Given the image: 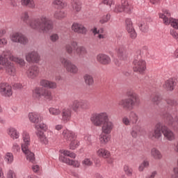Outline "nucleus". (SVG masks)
<instances>
[{"mask_svg": "<svg viewBox=\"0 0 178 178\" xmlns=\"http://www.w3.org/2000/svg\"><path fill=\"white\" fill-rule=\"evenodd\" d=\"M90 121L96 127H102V133L99 136L101 145H106L111 141V133H112L115 124L109 120V115L106 112L96 113L90 118Z\"/></svg>", "mask_w": 178, "mask_h": 178, "instance_id": "obj_1", "label": "nucleus"}, {"mask_svg": "<svg viewBox=\"0 0 178 178\" xmlns=\"http://www.w3.org/2000/svg\"><path fill=\"white\" fill-rule=\"evenodd\" d=\"M12 62L19 65L20 67L26 66V61L20 57L14 56L10 50H6L3 51L2 54H0V70L5 67L8 74L15 76L16 74V67H15V64Z\"/></svg>", "mask_w": 178, "mask_h": 178, "instance_id": "obj_2", "label": "nucleus"}, {"mask_svg": "<svg viewBox=\"0 0 178 178\" xmlns=\"http://www.w3.org/2000/svg\"><path fill=\"white\" fill-rule=\"evenodd\" d=\"M28 118L31 123L35 124V134L38 141L44 145H48L49 140H48V138H47V136L44 133V131L48 130V125L44 122L40 123V121H41V114L38 113H29Z\"/></svg>", "mask_w": 178, "mask_h": 178, "instance_id": "obj_3", "label": "nucleus"}, {"mask_svg": "<svg viewBox=\"0 0 178 178\" xmlns=\"http://www.w3.org/2000/svg\"><path fill=\"white\" fill-rule=\"evenodd\" d=\"M29 27L33 30H38L41 33H48L54 29V22L47 15H41L29 22Z\"/></svg>", "mask_w": 178, "mask_h": 178, "instance_id": "obj_4", "label": "nucleus"}, {"mask_svg": "<svg viewBox=\"0 0 178 178\" xmlns=\"http://www.w3.org/2000/svg\"><path fill=\"white\" fill-rule=\"evenodd\" d=\"M133 65V70L135 73L144 74L145 70H147V62L141 58V50H137L136 55L134 56Z\"/></svg>", "mask_w": 178, "mask_h": 178, "instance_id": "obj_5", "label": "nucleus"}, {"mask_svg": "<svg viewBox=\"0 0 178 178\" xmlns=\"http://www.w3.org/2000/svg\"><path fill=\"white\" fill-rule=\"evenodd\" d=\"M60 155L59 156V161L63 162V163H66L67 165H70V166H73L74 168H80V163L76 160H72L70 158H76V154L69 151L62 149L60 150Z\"/></svg>", "mask_w": 178, "mask_h": 178, "instance_id": "obj_6", "label": "nucleus"}, {"mask_svg": "<svg viewBox=\"0 0 178 178\" xmlns=\"http://www.w3.org/2000/svg\"><path fill=\"white\" fill-rule=\"evenodd\" d=\"M160 19H163L164 24H171L172 27L178 30V19L170 17V13L168 10H164L159 14Z\"/></svg>", "mask_w": 178, "mask_h": 178, "instance_id": "obj_7", "label": "nucleus"}, {"mask_svg": "<svg viewBox=\"0 0 178 178\" xmlns=\"http://www.w3.org/2000/svg\"><path fill=\"white\" fill-rule=\"evenodd\" d=\"M137 104V96L132 95V98L122 99L118 102L119 106H122L124 109H133Z\"/></svg>", "mask_w": 178, "mask_h": 178, "instance_id": "obj_8", "label": "nucleus"}, {"mask_svg": "<svg viewBox=\"0 0 178 178\" xmlns=\"http://www.w3.org/2000/svg\"><path fill=\"white\" fill-rule=\"evenodd\" d=\"M60 62L65 69L68 72V73H72V74H77L79 72L77 65L73 64L70 60L65 58H60Z\"/></svg>", "mask_w": 178, "mask_h": 178, "instance_id": "obj_9", "label": "nucleus"}, {"mask_svg": "<svg viewBox=\"0 0 178 178\" xmlns=\"http://www.w3.org/2000/svg\"><path fill=\"white\" fill-rule=\"evenodd\" d=\"M10 40L13 42H17L22 45H27L29 44V39L24 35V34L20 32L13 33L10 35Z\"/></svg>", "mask_w": 178, "mask_h": 178, "instance_id": "obj_10", "label": "nucleus"}, {"mask_svg": "<svg viewBox=\"0 0 178 178\" xmlns=\"http://www.w3.org/2000/svg\"><path fill=\"white\" fill-rule=\"evenodd\" d=\"M131 9H133V7L131 6V3L129 0H122L121 6L120 4L116 5L114 11L129 13L131 11Z\"/></svg>", "mask_w": 178, "mask_h": 178, "instance_id": "obj_11", "label": "nucleus"}, {"mask_svg": "<svg viewBox=\"0 0 178 178\" xmlns=\"http://www.w3.org/2000/svg\"><path fill=\"white\" fill-rule=\"evenodd\" d=\"M25 59L29 63H38L41 60V57L38 51H32L25 55Z\"/></svg>", "mask_w": 178, "mask_h": 178, "instance_id": "obj_12", "label": "nucleus"}, {"mask_svg": "<svg viewBox=\"0 0 178 178\" xmlns=\"http://www.w3.org/2000/svg\"><path fill=\"white\" fill-rule=\"evenodd\" d=\"M40 74V68L37 65H31L26 71V75L28 79L31 80H34L37 79Z\"/></svg>", "mask_w": 178, "mask_h": 178, "instance_id": "obj_13", "label": "nucleus"}, {"mask_svg": "<svg viewBox=\"0 0 178 178\" xmlns=\"http://www.w3.org/2000/svg\"><path fill=\"white\" fill-rule=\"evenodd\" d=\"M0 94L2 97H12L13 95L12 86L6 83H0Z\"/></svg>", "mask_w": 178, "mask_h": 178, "instance_id": "obj_14", "label": "nucleus"}, {"mask_svg": "<svg viewBox=\"0 0 178 178\" xmlns=\"http://www.w3.org/2000/svg\"><path fill=\"white\" fill-rule=\"evenodd\" d=\"M125 29L130 37L132 40H136L137 38V32H136V29L133 26V22L131 19H127L125 20Z\"/></svg>", "mask_w": 178, "mask_h": 178, "instance_id": "obj_15", "label": "nucleus"}, {"mask_svg": "<svg viewBox=\"0 0 178 178\" xmlns=\"http://www.w3.org/2000/svg\"><path fill=\"white\" fill-rule=\"evenodd\" d=\"M149 137L152 140H159L162 137V125L161 122L156 124L154 131L149 134Z\"/></svg>", "mask_w": 178, "mask_h": 178, "instance_id": "obj_16", "label": "nucleus"}, {"mask_svg": "<svg viewBox=\"0 0 178 178\" xmlns=\"http://www.w3.org/2000/svg\"><path fill=\"white\" fill-rule=\"evenodd\" d=\"M74 112H79L81 109H87V102L83 100H74L71 104Z\"/></svg>", "mask_w": 178, "mask_h": 178, "instance_id": "obj_17", "label": "nucleus"}, {"mask_svg": "<svg viewBox=\"0 0 178 178\" xmlns=\"http://www.w3.org/2000/svg\"><path fill=\"white\" fill-rule=\"evenodd\" d=\"M71 29L74 33H77V34H83V35H86L88 31L84 25L77 22H74L71 26Z\"/></svg>", "mask_w": 178, "mask_h": 178, "instance_id": "obj_18", "label": "nucleus"}, {"mask_svg": "<svg viewBox=\"0 0 178 178\" xmlns=\"http://www.w3.org/2000/svg\"><path fill=\"white\" fill-rule=\"evenodd\" d=\"M161 133L168 141H174V140H176V135L175 133L166 126H163L161 127Z\"/></svg>", "mask_w": 178, "mask_h": 178, "instance_id": "obj_19", "label": "nucleus"}, {"mask_svg": "<svg viewBox=\"0 0 178 178\" xmlns=\"http://www.w3.org/2000/svg\"><path fill=\"white\" fill-rule=\"evenodd\" d=\"M96 60L98 62V63H100V65H104V66L111 65V63L112 62L111 57L105 54H99L96 56Z\"/></svg>", "mask_w": 178, "mask_h": 178, "instance_id": "obj_20", "label": "nucleus"}, {"mask_svg": "<svg viewBox=\"0 0 178 178\" xmlns=\"http://www.w3.org/2000/svg\"><path fill=\"white\" fill-rule=\"evenodd\" d=\"M23 143H22V151H26V148L30 147L31 139L30 138V134L27 131H24L22 134Z\"/></svg>", "mask_w": 178, "mask_h": 178, "instance_id": "obj_21", "label": "nucleus"}, {"mask_svg": "<svg viewBox=\"0 0 178 178\" xmlns=\"http://www.w3.org/2000/svg\"><path fill=\"white\" fill-rule=\"evenodd\" d=\"M62 136L64 141L66 143H70L76 138V134L71 130L64 129L62 132Z\"/></svg>", "mask_w": 178, "mask_h": 178, "instance_id": "obj_22", "label": "nucleus"}, {"mask_svg": "<svg viewBox=\"0 0 178 178\" xmlns=\"http://www.w3.org/2000/svg\"><path fill=\"white\" fill-rule=\"evenodd\" d=\"M166 123L170 127H172L174 130L178 129V116L175 117V120L173 117L170 114H167L165 115Z\"/></svg>", "mask_w": 178, "mask_h": 178, "instance_id": "obj_23", "label": "nucleus"}, {"mask_svg": "<svg viewBox=\"0 0 178 178\" xmlns=\"http://www.w3.org/2000/svg\"><path fill=\"white\" fill-rule=\"evenodd\" d=\"M117 56L120 60H126L129 58V53L126 51L124 47L120 46L117 49Z\"/></svg>", "mask_w": 178, "mask_h": 178, "instance_id": "obj_24", "label": "nucleus"}, {"mask_svg": "<svg viewBox=\"0 0 178 178\" xmlns=\"http://www.w3.org/2000/svg\"><path fill=\"white\" fill-rule=\"evenodd\" d=\"M96 154L99 158H103L104 159H109L111 158V152L104 147L97 149L96 150Z\"/></svg>", "mask_w": 178, "mask_h": 178, "instance_id": "obj_25", "label": "nucleus"}, {"mask_svg": "<svg viewBox=\"0 0 178 178\" xmlns=\"http://www.w3.org/2000/svg\"><path fill=\"white\" fill-rule=\"evenodd\" d=\"M40 86H42V87H44V88H50L51 90H54L57 87L56 83L47 79H42L40 81Z\"/></svg>", "mask_w": 178, "mask_h": 178, "instance_id": "obj_26", "label": "nucleus"}, {"mask_svg": "<svg viewBox=\"0 0 178 178\" xmlns=\"http://www.w3.org/2000/svg\"><path fill=\"white\" fill-rule=\"evenodd\" d=\"M7 134L12 138L13 140H17L19 137H20V134L17 131V129L14 127H10L7 130Z\"/></svg>", "mask_w": 178, "mask_h": 178, "instance_id": "obj_27", "label": "nucleus"}, {"mask_svg": "<svg viewBox=\"0 0 178 178\" xmlns=\"http://www.w3.org/2000/svg\"><path fill=\"white\" fill-rule=\"evenodd\" d=\"M175 86L176 83L172 79H170L165 81V83L163 85V88H165V90H167V91H173Z\"/></svg>", "mask_w": 178, "mask_h": 178, "instance_id": "obj_28", "label": "nucleus"}, {"mask_svg": "<svg viewBox=\"0 0 178 178\" xmlns=\"http://www.w3.org/2000/svg\"><path fill=\"white\" fill-rule=\"evenodd\" d=\"M62 120L65 123L72 119V111L69 108H64L61 113Z\"/></svg>", "mask_w": 178, "mask_h": 178, "instance_id": "obj_29", "label": "nucleus"}, {"mask_svg": "<svg viewBox=\"0 0 178 178\" xmlns=\"http://www.w3.org/2000/svg\"><path fill=\"white\" fill-rule=\"evenodd\" d=\"M92 31L94 35H97V38H98V40H102L106 38V33H105V32L104 31V29H100L98 31L97 28H94L92 30Z\"/></svg>", "mask_w": 178, "mask_h": 178, "instance_id": "obj_30", "label": "nucleus"}, {"mask_svg": "<svg viewBox=\"0 0 178 178\" xmlns=\"http://www.w3.org/2000/svg\"><path fill=\"white\" fill-rule=\"evenodd\" d=\"M45 88L43 87H37L33 90V95L36 99H40L42 97Z\"/></svg>", "mask_w": 178, "mask_h": 178, "instance_id": "obj_31", "label": "nucleus"}, {"mask_svg": "<svg viewBox=\"0 0 178 178\" xmlns=\"http://www.w3.org/2000/svg\"><path fill=\"white\" fill-rule=\"evenodd\" d=\"M84 83L88 87H91L94 86V77L90 74H85L83 75Z\"/></svg>", "mask_w": 178, "mask_h": 178, "instance_id": "obj_32", "label": "nucleus"}, {"mask_svg": "<svg viewBox=\"0 0 178 178\" xmlns=\"http://www.w3.org/2000/svg\"><path fill=\"white\" fill-rule=\"evenodd\" d=\"M151 156H152V158H154V159H156L158 161H160V159H162L163 156L161 151H159V149L155 147L151 149Z\"/></svg>", "mask_w": 178, "mask_h": 178, "instance_id": "obj_33", "label": "nucleus"}, {"mask_svg": "<svg viewBox=\"0 0 178 178\" xmlns=\"http://www.w3.org/2000/svg\"><path fill=\"white\" fill-rule=\"evenodd\" d=\"M22 152L25 154L27 161L33 163L34 161H35L34 153L31 152L29 148H26L25 150H22Z\"/></svg>", "mask_w": 178, "mask_h": 178, "instance_id": "obj_34", "label": "nucleus"}, {"mask_svg": "<svg viewBox=\"0 0 178 178\" xmlns=\"http://www.w3.org/2000/svg\"><path fill=\"white\" fill-rule=\"evenodd\" d=\"M4 161L8 163V165H12L13 161H15V156H13V153L12 152H7L4 155Z\"/></svg>", "mask_w": 178, "mask_h": 178, "instance_id": "obj_35", "label": "nucleus"}, {"mask_svg": "<svg viewBox=\"0 0 178 178\" xmlns=\"http://www.w3.org/2000/svg\"><path fill=\"white\" fill-rule=\"evenodd\" d=\"M129 118L131 125L137 124V122H138V114H137L134 111H131L129 114Z\"/></svg>", "mask_w": 178, "mask_h": 178, "instance_id": "obj_36", "label": "nucleus"}, {"mask_svg": "<svg viewBox=\"0 0 178 178\" xmlns=\"http://www.w3.org/2000/svg\"><path fill=\"white\" fill-rule=\"evenodd\" d=\"M48 111L49 115H51V116H59L62 113L60 108L56 107H49Z\"/></svg>", "mask_w": 178, "mask_h": 178, "instance_id": "obj_37", "label": "nucleus"}, {"mask_svg": "<svg viewBox=\"0 0 178 178\" xmlns=\"http://www.w3.org/2000/svg\"><path fill=\"white\" fill-rule=\"evenodd\" d=\"M52 3L54 6H57L58 9H64L67 6V3L62 0H54Z\"/></svg>", "mask_w": 178, "mask_h": 178, "instance_id": "obj_38", "label": "nucleus"}, {"mask_svg": "<svg viewBox=\"0 0 178 178\" xmlns=\"http://www.w3.org/2000/svg\"><path fill=\"white\" fill-rule=\"evenodd\" d=\"M21 3L23 6H27L28 8H31V9L35 8L34 0H21Z\"/></svg>", "mask_w": 178, "mask_h": 178, "instance_id": "obj_39", "label": "nucleus"}, {"mask_svg": "<svg viewBox=\"0 0 178 178\" xmlns=\"http://www.w3.org/2000/svg\"><path fill=\"white\" fill-rule=\"evenodd\" d=\"M140 131H141V128H140V127L135 126L132 128L130 134L133 138H137L140 134Z\"/></svg>", "mask_w": 178, "mask_h": 178, "instance_id": "obj_40", "label": "nucleus"}, {"mask_svg": "<svg viewBox=\"0 0 178 178\" xmlns=\"http://www.w3.org/2000/svg\"><path fill=\"white\" fill-rule=\"evenodd\" d=\"M72 10L76 13H79L81 10V3L79 1H74L72 3Z\"/></svg>", "mask_w": 178, "mask_h": 178, "instance_id": "obj_41", "label": "nucleus"}, {"mask_svg": "<svg viewBox=\"0 0 178 178\" xmlns=\"http://www.w3.org/2000/svg\"><path fill=\"white\" fill-rule=\"evenodd\" d=\"M77 47V43L76 42H72L71 44H67L65 47V51L67 54H72L74 49H76Z\"/></svg>", "mask_w": 178, "mask_h": 178, "instance_id": "obj_42", "label": "nucleus"}, {"mask_svg": "<svg viewBox=\"0 0 178 178\" xmlns=\"http://www.w3.org/2000/svg\"><path fill=\"white\" fill-rule=\"evenodd\" d=\"M54 17L58 20H62V19L66 17V14L63 11H56L54 14Z\"/></svg>", "mask_w": 178, "mask_h": 178, "instance_id": "obj_43", "label": "nucleus"}, {"mask_svg": "<svg viewBox=\"0 0 178 178\" xmlns=\"http://www.w3.org/2000/svg\"><path fill=\"white\" fill-rule=\"evenodd\" d=\"M123 170L127 176L131 177L133 176V168H131L128 165H124Z\"/></svg>", "mask_w": 178, "mask_h": 178, "instance_id": "obj_44", "label": "nucleus"}, {"mask_svg": "<svg viewBox=\"0 0 178 178\" xmlns=\"http://www.w3.org/2000/svg\"><path fill=\"white\" fill-rule=\"evenodd\" d=\"M44 98V99L47 101H52V99L54 98L52 97V93L51 91L45 89L44 91L43 92V95H42Z\"/></svg>", "mask_w": 178, "mask_h": 178, "instance_id": "obj_45", "label": "nucleus"}, {"mask_svg": "<svg viewBox=\"0 0 178 178\" xmlns=\"http://www.w3.org/2000/svg\"><path fill=\"white\" fill-rule=\"evenodd\" d=\"M81 163L85 168H90V166H92L94 163L92 162V160H91V159L85 158L82 161Z\"/></svg>", "mask_w": 178, "mask_h": 178, "instance_id": "obj_46", "label": "nucleus"}, {"mask_svg": "<svg viewBox=\"0 0 178 178\" xmlns=\"http://www.w3.org/2000/svg\"><path fill=\"white\" fill-rule=\"evenodd\" d=\"M148 166H149V161L144 160L138 166L139 172H144L145 168H148Z\"/></svg>", "mask_w": 178, "mask_h": 178, "instance_id": "obj_47", "label": "nucleus"}, {"mask_svg": "<svg viewBox=\"0 0 178 178\" xmlns=\"http://www.w3.org/2000/svg\"><path fill=\"white\" fill-rule=\"evenodd\" d=\"M75 51L78 55H84L87 54V49L81 46L76 47Z\"/></svg>", "mask_w": 178, "mask_h": 178, "instance_id": "obj_48", "label": "nucleus"}, {"mask_svg": "<svg viewBox=\"0 0 178 178\" xmlns=\"http://www.w3.org/2000/svg\"><path fill=\"white\" fill-rule=\"evenodd\" d=\"M70 149H76V148H77V147H79L80 143L79 142V140H76V138H74L72 140H70Z\"/></svg>", "mask_w": 178, "mask_h": 178, "instance_id": "obj_49", "label": "nucleus"}, {"mask_svg": "<svg viewBox=\"0 0 178 178\" xmlns=\"http://www.w3.org/2000/svg\"><path fill=\"white\" fill-rule=\"evenodd\" d=\"M109 20H111V15L107 14L100 18L99 23L100 24H105V23H108Z\"/></svg>", "mask_w": 178, "mask_h": 178, "instance_id": "obj_50", "label": "nucleus"}, {"mask_svg": "<svg viewBox=\"0 0 178 178\" xmlns=\"http://www.w3.org/2000/svg\"><path fill=\"white\" fill-rule=\"evenodd\" d=\"M161 99H162V98L161 97V96L156 95L154 97H152V101L156 105H159V102H161Z\"/></svg>", "mask_w": 178, "mask_h": 178, "instance_id": "obj_51", "label": "nucleus"}, {"mask_svg": "<svg viewBox=\"0 0 178 178\" xmlns=\"http://www.w3.org/2000/svg\"><path fill=\"white\" fill-rule=\"evenodd\" d=\"M122 123L123 124H124L125 126H131V122L130 121V118H128L127 116H124L122 118Z\"/></svg>", "mask_w": 178, "mask_h": 178, "instance_id": "obj_52", "label": "nucleus"}, {"mask_svg": "<svg viewBox=\"0 0 178 178\" xmlns=\"http://www.w3.org/2000/svg\"><path fill=\"white\" fill-rule=\"evenodd\" d=\"M11 149L13 152H20V145L17 143H13Z\"/></svg>", "mask_w": 178, "mask_h": 178, "instance_id": "obj_53", "label": "nucleus"}, {"mask_svg": "<svg viewBox=\"0 0 178 178\" xmlns=\"http://www.w3.org/2000/svg\"><path fill=\"white\" fill-rule=\"evenodd\" d=\"M29 17H30L29 16V13H27V12L23 13L21 16V19H22V20H23V22H24V23H27Z\"/></svg>", "mask_w": 178, "mask_h": 178, "instance_id": "obj_54", "label": "nucleus"}, {"mask_svg": "<svg viewBox=\"0 0 178 178\" xmlns=\"http://www.w3.org/2000/svg\"><path fill=\"white\" fill-rule=\"evenodd\" d=\"M50 40L52 42H56L59 40V35L58 33H52L50 35Z\"/></svg>", "mask_w": 178, "mask_h": 178, "instance_id": "obj_55", "label": "nucleus"}, {"mask_svg": "<svg viewBox=\"0 0 178 178\" xmlns=\"http://www.w3.org/2000/svg\"><path fill=\"white\" fill-rule=\"evenodd\" d=\"M140 29L141 31H143V33H146V31H148V24L147 23H143L140 26Z\"/></svg>", "mask_w": 178, "mask_h": 178, "instance_id": "obj_56", "label": "nucleus"}, {"mask_svg": "<svg viewBox=\"0 0 178 178\" xmlns=\"http://www.w3.org/2000/svg\"><path fill=\"white\" fill-rule=\"evenodd\" d=\"M168 105H170V106H176L177 105V101L175 99H168L167 100Z\"/></svg>", "mask_w": 178, "mask_h": 178, "instance_id": "obj_57", "label": "nucleus"}, {"mask_svg": "<svg viewBox=\"0 0 178 178\" xmlns=\"http://www.w3.org/2000/svg\"><path fill=\"white\" fill-rule=\"evenodd\" d=\"M102 3H104V5H108V6H111L112 5H113V3H115V1L113 0H103Z\"/></svg>", "mask_w": 178, "mask_h": 178, "instance_id": "obj_58", "label": "nucleus"}, {"mask_svg": "<svg viewBox=\"0 0 178 178\" xmlns=\"http://www.w3.org/2000/svg\"><path fill=\"white\" fill-rule=\"evenodd\" d=\"M170 35L173 37V38H175V40H177L178 38V33L175 29L170 30Z\"/></svg>", "mask_w": 178, "mask_h": 178, "instance_id": "obj_59", "label": "nucleus"}, {"mask_svg": "<svg viewBox=\"0 0 178 178\" xmlns=\"http://www.w3.org/2000/svg\"><path fill=\"white\" fill-rule=\"evenodd\" d=\"M8 178H16V173L12 170H10L8 172Z\"/></svg>", "mask_w": 178, "mask_h": 178, "instance_id": "obj_60", "label": "nucleus"}, {"mask_svg": "<svg viewBox=\"0 0 178 178\" xmlns=\"http://www.w3.org/2000/svg\"><path fill=\"white\" fill-rule=\"evenodd\" d=\"M156 175H158V172H156V171H153L151 174L147 175L145 178H155Z\"/></svg>", "mask_w": 178, "mask_h": 178, "instance_id": "obj_61", "label": "nucleus"}, {"mask_svg": "<svg viewBox=\"0 0 178 178\" xmlns=\"http://www.w3.org/2000/svg\"><path fill=\"white\" fill-rule=\"evenodd\" d=\"M6 44H8V40L6 38H0V45H6Z\"/></svg>", "mask_w": 178, "mask_h": 178, "instance_id": "obj_62", "label": "nucleus"}, {"mask_svg": "<svg viewBox=\"0 0 178 178\" xmlns=\"http://www.w3.org/2000/svg\"><path fill=\"white\" fill-rule=\"evenodd\" d=\"M32 170L35 172L37 173V172H40V165H35L32 167Z\"/></svg>", "mask_w": 178, "mask_h": 178, "instance_id": "obj_63", "label": "nucleus"}, {"mask_svg": "<svg viewBox=\"0 0 178 178\" xmlns=\"http://www.w3.org/2000/svg\"><path fill=\"white\" fill-rule=\"evenodd\" d=\"M174 151L178 153V140L174 143Z\"/></svg>", "mask_w": 178, "mask_h": 178, "instance_id": "obj_64", "label": "nucleus"}]
</instances>
